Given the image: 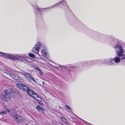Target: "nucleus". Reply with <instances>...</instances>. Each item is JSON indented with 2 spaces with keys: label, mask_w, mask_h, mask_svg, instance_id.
<instances>
[{
  "label": "nucleus",
  "mask_w": 125,
  "mask_h": 125,
  "mask_svg": "<svg viewBox=\"0 0 125 125\" xmlns=\"http://www.w3.org/2000/svg\"><path fill=\"white\" fill-rule=\"evenodd\" d=\"M0 55L2 56H4L6 58L13 61L16 60H19L27 63L29 62L28 59L25 56L20 55L13 54L9 53H4L0 52Z\"/></svg>",
  "instance_id": "nucleus-1"
},
{
  "label": "nucleus",
  "mask_w": 125,
  "mask_h": 125,
  "mask_svg": "<svg viewBox=\"0 0 125 125\" xmlns=\"http://www.w3.org/2000/svg\"><path fill=\"white\" fill-rule=\"evenodd\" d=\"M14 94V93L11 89L5 90L1 94L0 96L1 99L3 101L7 102L10 100V97Z\"/></svg>",
  "instance_id": "nucleus-2"
},
{
  "label": "nucleus",
  "mask_w": 125,
  "mask_h": 125,
  "mask_svg": "<svg viewBox=\"0 0 125 125\" xmlns=\"http://www.w3.org/2000/svg\"><path fill=\"white\" fill-rule=\"evenodd\" d=\"M28 94L33 98L39 101H40L41 98L37 94L34 93L33 91L29 89L27 92Z\"/></svg>",
  "instance_id": "nucleus-3"
},
{
  "label": "nucleus",
  "mask_w": 125,
  "mask_h": 125,
  "mask_svg": "<svg viewBox=\"0 0 125 125\" xmlns=\"http://www.w3.org/2000/svg\"><path fill=\"white\" fill-rule=\"evenodd\" d=\"M114 48H117L119 49V51L116 52L118 56L120 57L124 53V50L120 44H117L114 47Z\"/></svg>",
  "instance_id": "nucleus-4"
},
{
  "label": "nucleus",
  "mask_w": 125,
  "mask_h": 125,
  "mask_svg": "<svg viewBox=\"0 0 125 125\" xmlns=\"http://www.w3.org/2000/svg\"><path fill=\"white\" fill-rule=\"evenodd\" d=\"M41 42H39L35 44L34 47L32 48V52L40 55L39 54H38V52L39 50L41 45Z\"/></svg>",
  "instance_id": "nucleus-5"
},
{
  "label": "nucleus",
  "mask_w": 125,
  "mask_h": 125,
  "mask_svg": "<svg viewBox=\"0 0 125 125\" xmlns=\"http://www.w3.org/2000/svg\"><path fill=\"white\" fill-rule=\"evenodd\" d=\"M11 115L15 120L18 122L21 123L24 121V119L20 116L18 115L16 113L13 115Z\"/></svg>",
  "instance_id": "nucleus-6"
},
{
  "label": "nucleus",
  "mask_w": 125,
  "mask_h": 125,
  "mask_svg": "<svg viewBox=\"0 0 125 125\" xmlns=\"http://www.w3.org/2000/svg\"><path fill=\"white\" fill-rule=\"evenodd\" d=\"M94 60L91 61H85L81 62L82 65V66H86L87 65H92L95 64V62H94Z\"/></svg>",
  "instance_id": "nucleus-7"
},
{
  "label": "nucleus",
  "mask_w": 125,
  "mask_h": 125,
  "mask_svg": "<svg viewBox=\"0 0 125 125\" xmlns=\"http://www.w3.org/2000/svg\"><path fill=\"white\" fill-rule=\"evenodd\" d=\"M25 77L28 80L33 81L34 83L36 82L34 78L29 73H26L24 74Z\"/></svg>",
  "instance_id": "nucleus-8"
},
{
  "label": "nucleus",
  "mask_w": 125,
  "mask_h": 125,
  "mask_svg": "<svg viewBox=\"0 0 125 125\" xmlns=\"http://www.w3.org/2000/svg\"><path fill=\"white\" fill-rule=\"evenodd\" d=\"M106 60L104 59L103 60H95L94 62H95V64L99 65L101 64H104L106 63Z\"/></svg>",
  "instance_id": "nucleus-9"
},
{
  "label": "nucleus",
  "mask_w": 125,
  "mask_h": 125,
  "mask_svg": "<svg viewBox=\"0 0 125 125\" xmlns=\"http://www.w3.org/2000/svg\"><path fill=\"white\" fill-rule=\"evenodd\" d=\"M64 0H62L61 1L59 2L58 3H57L55 5L51 6L49 7L45 8L44 9H49L51 8H53V7H57Z\"/></svg>",
  "instance_id": "nucleus-10"
},
{
  "label": "nucleus",
  "mask_w": 125,
  "mask_h": 125,
  "mask_svg": "<svg viewBox=\"0 0 125 125\" xmlns=\"http://www.w3.org/2000/svg\"><path fill=\"white\" fill-rule=\"evenodd\" d=\"M111 61H113L116 63H117L120 61L121 60L119 57H116L112 59Z\"/></svg>",
  "instance_id": "nucleus-11"
},
{
  "label": "nucleus",
  "mask_w": 125,
  "mask_h": 125,
  "mask_svg": "<svg viewBox=\"0 0 125 125\" xmlns=\"http://www.w3.org/2000/svg\"><path fill=\"white\" fill-rule=\"evenodd\" d=\"M36 109L39 111H41L42 112H43L44 110L39 105H37L36 107Z\"/></svg>",
  "instance_id": "nucleus-12"
},
{
  "label": "nucleus",
  "mask_w": 125,
  "mask_h": 125,
  "mask_svg": "<svg viewBox=\"0 0 125 125\" xmlns=\"http://www.w3.org/2000/svg\"><path fill=\"white\" fill-rule=\"evenodd\" d=\"M10 76L15 81L18 80L19 79V78L18 77L16 76L13 74H10Z\"/></svg>",
  "instance_id": "nucleus-13"
},
{
  "label": "nucleus",
  "mask_w": 125,
  "mask_h": 125,
  "mask_svg": "<svg viewBox=\"0 0 125 125\" xmlns=\"http://www.w3.org/2000/svg\"><path fill=\"white\" fill-rule=\"evenodd\" d=\"M23 84L20 83H18L16 84L17 87L19 88L22 90Z\"/></svg>",
  "instance_id": "nucleus-14"
},
{
  "label": "nucleus",
  "mask_w": 125,
  "mask_h": 125,
  "mask_svg": "<svg viewBox=\"0 0 125 125\" xmlns=\"http://www.w3.org/2000/svg\"><path fill=\"white\" fill-rule=\"evenodd\" d=\"M29 89L28 87H27L26 85L23 84L22 90H23L24 91H26L27 92L28 90Z\"/></svg>",
  "instance_id": "nucleus-15"
},
{
  "label": "nucleus",
  "mask_w": 125,
  "mask_h": 125,
  "mask_svg": "<svg viewBox=\"0 0 125 125\" xmlns=\"http://www.w3.org/2000/svg\"><path fill=\"white\" fill-rule=\"evenodd\" d=\"M46 50H43L41 52V54L44 57H45L46 56L47 54L46 52Z\"/></svg>",
  "instance_id": "nucleus-16"
},
{
  "label": "nucleus",
  "mask_w": 125,
  "mask_h": 125,
  "mask_svg": "<svg viewBox=\"0 0 125 125\" xmlns=\"http://www.w3.org/2000/svg\"><path fill=\"white\" fill-rule=\"evenodd\" d=\"M112 59L111 58L109 59V60H110V61L108 62V64L110 65H115V63L112 62L113 61H111Z\"/></svg>",
  "instance_id": "nucleus-17"
},
{
  "label": "nucleus",
  "mask_w": 125,
  "mask_h": 125,
  "mask_svg": "<svg viewBox=\"0 0 125 125\" xmlns=\"http://www.w3.org/2000/svg\"><path fill=\"white\" fill-rule=\"evenodd\" d=\"M32 6H33V7L35 8V9H36V7L37 9L39 10H40V8L38 7V6H37L36 4L35 3L34 4H32Z\"/></svg>",
  "instance_id": "nucleus-18"
},
{
  "label": "nucleus",
  "mask_w": 125,
  "mask_h": 125,
  "mask_svg": "<svg viewBox=\"0 0 125 125\" xmlns=\"http://www.w3.org/2000/svg\"><path fill=\"white\" fill-rule=\"evenodd\" d=\"M29 56L32 58H35V56L32 53H29L28 54Z\"/></svg>",
  "instance_id": "nucleus-19"
},
{
  "label": "nucleus",
  "mask_w": 125,
  "mask_h": 125,
  "mask_svg": "<svg viewBox=\"0 0 125 125\" xmlns=\"http://www.w3.org/2000/svg\"><path fill=\"white\" fill-rule=\"evenodd\" d=\"M62 121L64 123H67V120L65 118L62 117Z\"/></svg>",
  "instance_id": "nucleus-20"
},
{
  "label": "nucleus",
  "mask_w": 125,
  "mask_h": 125,
  "mask_svg": "<svg viewBox=\"0 0 125 125\" xmlns=\"http://www.w3.org/2000/svg\"><path fill=\"white\" fill-rule=\"evenodd\" d=\"M7 114V112L5 111H0V114L3 115L4 114Z\"/></svg>",
  "instance_id": "nucleus-21"
},
{
  "label": "nucleus",
  "mask_w": 125,
  "mask_h": 125,
  "mask_svg": "<svg viewBox=\"0 0 125 125\" xmlns=\"http://www.w3.org/2000/svg\"><path fill=\"white\" fill-rule=\"evenodd\" d=\"M38 71L39 72L40 74L41 75H42V74H43V73L42 72V70L41 69H40V70H39Z\"/></svg>",
  "instance_id": "nucleus-22"
},
{
  "label": "nucleus",
  "mask_w": 125,
  "mask_h": 125,
  "mask_svg": "<svg viewBox=\"0 0 125 125\" xmlns=\"http://www.w3.org/2000/svg\"><path fill=\"white\" fill-rule=\"evenodd\" d=\"M63 5L65 6H66L67 7H68V5H67L66 2H65V1L63 2Z\"/></svg>",
  "instance_id": "nucleus-23"
},
{
  "label": "nucleus",
  "mask_w": 125,
  "mask_h": 125,
  "mask_svg": "<svg viewBox=\"0 0 125 125\" xmlns=\"http://www.w3.org/2000/svg\"><path fill=\"white\" fill-rule=\"evenodd\" d=\"M121 59L122 60H123L125 59V56L124 55H122L121 56Z\"/></svg>",
  "instance_id": "nucleus-24"
},
{
  "label": "nucleus",
  "mask_w": 125,
  "mask_h": 125,
  "mask_svg": "<svg viewBox=\"0 0 125 125\" xmlns=\"http://www.w3.org/2000/svg\"><path fill=\"white\" fill-rule=\"evenodd\" d=\"M65 107L66 108L68 109H69L71 110V108L68 105H66L65 106Z\"/></svg>",
  "instance_id": "nucleus-25"
},
{
  "label": "nucleus",
  "mask_w": 125,
  "mask_h": 125,
  "mask_svg": "<svg viewBox=\"0 0 125 125\" xmlns=\"http://www.w3.org/2000/svg\"><path fill=\"white\" fill-rule=\"evenodd\" d=\"M75 115L78 118H79V119H80L81 120H83V121L84 122H85L86 123H88L87 122H85V121L83 120V119H81V118H80V117H78V116H77V115Z\"/></svg>",
  "instance_id": "nucleus-26"
},
{
  "label": "nucleus",
  "mask_w": 125,
  "mask_h": 125,
  "mask_svg": "<svg viewBox=\"0 0 125 125\" xmlns=\"http://www.w3.org/2000/svg\"><path fill=\"white\" fill-rule=\"evenodd\" d=\"M34 69L35 70H38V71L39 70H40V69L39 68L37 67H36L34 68Z\"/></svg>",
  "instance_id": "nucleus-27"
},
{
  "label": "nucleus",
  "mask_w": 125,
  "mask_h": 125,
  "mask_svg": "<svg viewBox=\"0 0 125 125\" xmlns=\"http://www.w3.org/2000/svg\"><path fill=\"white\" fill-rule=\"evenodd\" d=\"M5 111H6V112H7H7L9 113L10 112V110L8 109H6Z\"/></svg>",
  "instance_id": "nucleus-28"
},
{
  "label": "nucleus",
  "mask_w": 125,
  "mask_h": 125,
  "mask_svg": "<svg viewBox=\"0 0 125 125\" xmlns=\"http://www.w3.org/2000/svg\"><path fill=\"white\" fill-rule=\"evenodd\" d=\"M42 84L44 85H45V82H42Z\"/></svg>",
  "instance_id": "nucleus-29"
},
{
  "label": "nucleus",
  "mask_w": 125,
  "mask_h": 125,
  "mask_svg": "<svg viewBox=\"0 0 125 125\" xmlns=\"http://www.w3.org/2000/svg\"><path fill=\"white\" fill-rule=\"evenodd\" d=\"M61 66L63 67H65V66Z\"/></svg>",
  "instance_id": "nucleus-30"
}]
</instances>
